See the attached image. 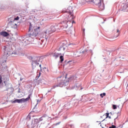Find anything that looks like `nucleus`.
I'll list each match as a JSON object with an SVG mask.
<instances>
[{"instance_id": "1", "label": "nucleus", "mask_w": 128, "mask_h": 128, "mask_svg": "<svg viewBox=\"0 0 128 128\" xmlns=\"http://www.w3.org/2000/svg\"><path fill=\"white\" fill-rule=\"evenodd\" d=\"M42 30L40 26H36L32 24V23H30L28 32L29 34H27L24 37L21 38L20 40L22 44H30L28 42V38H36L38 36V33Z\"/></svg>"}, {"instance_id": "2", "label": "nucleus", "mask_w": 128, "mask_h": 128, "mask_svg": "<svg viewBox=\"0 0 128 128\" xmlns=\"http://www.w3.org/2000/svg\"><path fill=\"white\" fill-rule=\"evenodd\" d=\"M78 80V77L76 76V75L74 76H72L68 78V80H61L60 82H58L57 84L54 85L51 88H62V86H66L68 84V82H70L71 84H76V81Z\"/></svg>"}, {"instance_id": "3", "label": "nucleus", "mask_w": 128, "mask_h": 128, "mask_svg": "<svg viewBox=\"0 0 128 128\" xmlns=\"http://www.w3.org/2000/svg\"><path fill=\"white\" fill-rule=\"evenodd\" d=\"M31 58L32 66L33 70L40 68L42 70V58L44 56H34Z\"/></svg>"}, {"instance_id": "4", "label": "nucleus", "mask_w": 128, "mask_h": 128, "mask_svg": "<svg viewBox=\"0 0 128 128\" xmlns=\"http://www.w3.org/2000/svg\"><path fill=\"white\" fill-rule=\"evenodd\" d=\"M58 24H52L50 26H47V29L44 34V38H46L48 34H50L52 32H54L56 30H58Z\"/></svg>"}, {"instance_id": "5", "label": "nucleus", "mask_w": 128, "mask_h": 128, "mask_svg": "<svg viewBox=\"0 0 128 128\" xmlns=\"http://www.w3.org/2000/svg\"><path fill=\"white\" fill-rule=\"evenodd\" d=\"M74 12V10L72 9V7L70 6L68 7V9L65 11V12L68 14V15H66V18L68 20L70 18H71V20H73L74 18V16L72 14V12Z\"/></svg>"}, {"instance_id": "6", "label": "nucleus", "mask_w": 128, "mask_h": 128, "mask_svg": "<svg viewBox=\"0 0 128 128\" xmlns=\"http://www.w3.org/2000/svg\"><path fill=\"white\" fill-rule=\"evenodd\" d=\"M102 0H89V2H94L96 4V6H98V8H100L101 10H104V5L103 4L102 6Z\"/></svg>"}, {"instance_id": "7", "label": "nucleus", "mask_w": 128, "mask_h": 128, "mask_svg": "<svg viewBox=\"0 0 128 128\" xmlns=\"http://www.w3.org/2000/svg\"><path fill=\"white\" fill-rule=\"evenodd\" d=\"M3 50L5 56H12V54H13L12 52H10V49L8 46H4L3 47Z\"/></svg>"}, {"instance_id": "8", "label": "nucleus", "mask_w": 128, "mask_h": 128, "mask_svg": "<svg viewBox=\"0 0 128 128\" xmlns=\"http://www.w3.org/2000/svg\"><path fill=\"white\" fill-rule=\"evenodd\" d=\"M2 84V88H4V90H8L10 84L8 82H6V81H4V83Z\"/></svg>"}, {"instance_id": "9", "label": "nucleus", "mask_w": 128, "mask_h": 128, "mask_svg": "<svg viewBox=\"0 0 128 128\" xmlns=\"http://www.w3.org/2000/svg\"><path fill=\"white\" fill-rule=\"evenodd\" d=\"M40 122V119H34V120H32V128H34Z\"/></svg>"}, {"instance_id": "10", "label": "nucleus", "mask_w": 128, "mask_h": 128, "mask_svg": "<svg viewBox=\"0 0 128 128\" xmlns=\"http://www.w3.org/2000/svg\"><path fill=\"white\" fill-rule=\"evenodd\" d=\"M62 54L58 53L56 52H52L50 54L51 56H52L55 60H56V58H58Z\"/></svg>"}, {"instance_id": "11", "label": "nucleus", "mask_w": 128, "mask_h": 128, "mask_svg": "<svg viewBox=\"0 0 128 128\" xmlns=\"http://www.w3.org/2000/svg\"><path fill=\"white\" fill-rule=\"evenodd\" d=\"M121 8L125 12H128V3L125 4H122L121 6Z\"/></svg>"}, {"instance_id": "12", "label": "nucleus", "mask_w": 128, "mask_h": 128, "mask_svg": "<svg viewBox=\"0 0 128 128\" xmlns=\"http://www.w3.org/2000/svg\"><path fill=\"white\" fill-rule=\"evenodd\" d=\"M12 21H10V20H12ZM20 20V17H18V16H16V18H9V24H14V20Z\"/></svg>"}, {"instance_id": "13", "label": "nucleus", "mask_w": 128, "mask_h": 128, "mask_svg": "<svg viewBox=\"0 0 128 128\" xmlns=\"http://www.w3.org/2000/svg\"><path fill=\"white\" fill-rule=\"evenodd\" d=\"M30 96H32V94H30L28 95V97L26 98H21L22 100V102H28V100H30Z\"/></svg>"}, {"instance_id": "14", "label": "nucleus", "mask_w": 128, "mask_h": 128, "mask_svg": "<svg viewBox=\"0 0 128 128\" xmlns=\"http://www.w3.org/2000/svg\"><path fill=\"white\" fill-rule=\"evenodd\" d=\"M22 99H16L12 102V104H16V102H18V104H22Z\"/></svg>"}, {"instance_id": "15", "label": "nucleus", "mask_w": 128, "mask_h": 128, "mask_svg": "<svg viewBox=\"0 0 128 128\" xmlns=\"http://www.w3.org/2000/svg\"><path fill=\"white\" fill-rule=\"evenodd\" d=\"M0 36H10V34H8L6 32H2L0 33Z\"/></svg>"}, {"instance_id": "16", "label": "nucleus", "mask_w": 128, "mask_h": 128, "mask_svg": "<svg viewBox=\"0 0 128 128\" xmlns=\"http://www.w3.org/2000/svg\"><path fill=\"white\" fill-rule=\"evenodd\" d=\"M80 88V90H82V88H80V84H76V85H75L74 87V88H75V90H78Z\"/></svg>"}, {"instance_id": "17", "label": "nucleus", "mask_w": 128, "mask_h": 128, "mask_svg": "<svg viewBox=\"0 0 128 128\" xmlns=\"http://www.w3.org/2000/svg\"><path fill=\"white\" fill-rule=\"evenodd\" d=\"M46 118V115H44L42 116L40 118H39V122H42L44 120V118Z\"/></svg>"}, {"instance_id": "18", "label": "nucleus", "mask_w": 128, "mask_h": 128, "mask_svg": "<svg viewBox=\"0 0 128 128\" xmlns=\"http://www.w3.org/2000/svg\"><path fill=\"white\" fill-rule=\"evenodd\" d=\"M36 106H38V102L36 103V104L35 105L34 107L33 108L32 112H38V110H36Z\"/></svg>"}, {"instance_id": "19", "label": "nucleus", "mask_w": 128, "mask_h": 128, "mask_svg": "<svg viewBox=\"0 0 128 128\" xmlns=\"http://www.w3.org/2000/svg\"><path fill=\"white\" fill-rule=\"evenodd\" d=\"M60 62H64V56H60Z\"/></svg>"}, {"instance_id": "20", "label": "nucleus", "mask_w": 128, "mask_h": 128, "mask_svg": "<svg viewBox=\"0 0 128 128\" xmlns=\"http://www.w3.org/2000/svg\"><path fill=\"white\" fill-rule=\"evenodd\" d=\"M81 4H85L86 2H90V0H80Z\"/></svg>"}, {"instance_id": "21", "label": "nucleus", "mask_w": 128, "mask_h": 128, "mask_svg": "<svg viewBox=\"0 0 128 128\" xmlns=\"http://www.w3.org/2000/svg\"><path fill=\"white\" fill-rule=\"evenodd\" d=\"M100 96H101V98H104V96H106V93L104 92L102 94H100Z\"/></svg>"}, {"instance_id": "22", "label": "nucleus", "mask_w": 128, "mask_h": 128, "mask_svg": "<svg viewBox=\"0 0 128 128\" xmlns=\"http://www.w3.org/2000/svg\"><path fill=\"white\" fill-rule=\"evenodd\" d=\"M40 72L38 74V76L36 78V80H38V78H40Z\"/></svg>"}, {"instance_id": "23", "label": "nucleus", "mask_w": 128, "mask_h": 128, "mask_svg": "<svg viewBox=\"0 0 128 128\" xmlns=\"http://www.w3.org/2000/svg\"><path fill=\"white\" fill-rule=\"evenodd\" d=\"M40 82L42 84V82H44V79H40L38 80V84H40Z\"/></svg>"}, {"instance_id": "24", "label": "nucleus", "mask_w": 128, "mask_h": 128, "mask_svg": "<svg viewBox=\"0 0 128 128\" xmlns=\"http://www.w3.org/2000/svg\"><path fill=\"white\" fill-rule=\"evenodd\" d=\"M2 84V78L0 76V84Z\"/></svg>"}, {"instance_id": "25", "label": "nucleus", "mask_w": 128, "mask_h": 128, "mask_svg": "<svg viewBox=\"0 0 128 128\" xmlns=\"http://www.w3.org/2000/svg\"><path fill=\"white\" fill-rule=\"evenodd\" d=\"M113 110H116V105L114 104L112 105Z\"/></svg>"}, {"instance_id": "26", "label": "nucleus", "mask_w": 128, "mask_h": 128, "mask_svg": "<svg viewBox=\"0 0 128 128\" xmlns=\"http://www.w3.org/2000/svg\"><path fill=\"white\" fill-rule=\"evenodd\" d=\"M110 113H106V118H108V116H110Z\"/></svg>"}, {"instance_id": "27", "label": "nucleus", "mask_w": 128, "mask_h": 128, "mask_svg": "<svg viewBox=\"0 0 128 128\" xmlns=\"http://www.w3.org/2000/svg\"><path fill=\"white\" fill-rule=\"evenodd\" d=\"M88 52V50H86L84 51H82V53L84 54V52Z\"/></svg>"}, {"instance_id": "28", "label": "nucleus", "mask_w": 128, "mask_h": 128, "mask_svg": "<svg viewBox=\"0 0 128 128\" xmlns=\"http://www.w3.org/2000/svg\"><path fill=\"white\" fill-rule=\"evenodd\" d=\"M40 46H44V42H40Z\"/></svg>"}, {"instance_id": "29", "label": "nucleus", "mask_w": 128, "mask_h": 128, "mask_svg": "<svg viewBox=\"0 0 128 128\" xmlns=\"http://www.w3.org/2000/svg\"><path fill=\"white\" fill-rule=\"evenodd\" d=\"M68 104H66L64 106H63L64 108H67Z\"/></svg>"}, {"instance_id": "30", "label": "nucleus", "mask_w": 128, "mask_h": 128, "mask_svg": "<svg viewBox=\"0 0 128 128\" xmlns=\"http://www.w3.org/2000/svg\"><path fill=\"white\" fill-rule=\"evenodd\" d=\"M82 30V32H83L84 34V32H85V30H86V29H85V28H83V29Z\"/></svg>"}, {"instance_id": "31", "label": "nucleus", "mask_w": 128, "mask_h": 128, "mask_svg": "<svg viewBox=\"0 0 128 128\" xmlns=\"http://www.w3.org/2000/svg\"><path fill=\"white\" fill-rule=\"evenodd\" d=\"M72 126H74V125H72V124L69 125V128H72Z\"/></svg>"}, {"instance_id": "32", "label": "nucleus", "mask_w": 128, "mask_h": 128, "mask_svg": "<svg viewBox=\"0 0 128 128\" xmlns=\"http://www.w3.org/2000/svg\"><path fill=\"white\" fill-rule=\"evenodd\" d=\"M64 28H68V25H66V26H64Z\"/></svg>"}, {"instance_id": "33", "label": "nucleus", "mask_w": 128, "mask_h": 128, "mask_svg": "<svg viewBox=\"0 0 128 128\" xmlns=\"http://www.w3.org/2000/svg\"><path fill=\"white\" fill-rule=\"evenodd\" d=\"M68 32H70V34H72V31L69 30Z\"/></svg>"}, {"instance_id": "34", "label": "nucleus", "mask_w": 128, "mask_h": 128, "mask_svg": "<svg viewBox=\"0 0 128 128\" xmlns=\"http://www.w3.org/2000/svg\"><path fill=\"white\" fill-rule=\"evenodd\" d=\"M114 52V50H110V52Z\"/></svg>"}, {"instance_id": "35", "label": "nucleus", "mask_w": 128, "mask_h": 128, "mask_svg": "<svg viewBox=\"0 0 128 128\" xmlns=\"http://www.w3.org/2000/svg\"><path fill=\"white\" fill-rule=\"evenodd\" d=\"M60 124V122H58V123H56V126H58V124Z\"/></svg>"}, {"instance_id": "36", "label": "nucleus", "mask_w": 128, "mask_h": 128, "mask_svg": "<svg viewBox=\"0 0 128 128\" xmlns=\"http://www.w3.org/2000/svg\"><path fill=\"white\" fill-rule=\"evenodd\" d=\"M12 53H13V54H16V52H14H14H12Z\"/></svg>"}, {"instance_id": "37", "label": "nucleus", "mask_w": 128, "mask_h": 128, "mask_svg": "<svg viewBox=\"0 0 128 128\" xmlns=\"http://www.w3.org/2000/svg\"><path fill=\"white\" fill-rule=\"evenodd\" d=\"M60 78H62V76L58 78V80H60Z\"/></svg>"}, {"instance_id": "38", "label": "nucleus", "mask_w": 128, "mask_h": 128, "mask_svg": "<svg viewBox=\"0 0 128 128\" xmlns=\"http://www.w3.org/2000/svg\"><path fill=\"white\" fill-rule=\"evenodd\" d=\"M117 114H120V112H118L117 113Z\"/></svg>"}, {"instance_id": "39", "label": "nucleus", "mask_w": 128, "mask_h": 128, "mask_svg": "<svg viewBox=\"0 0 128 128\" xmlns=\"http://www.w3.org/2000/svg\"><path fill=\"white\" fill-rule=\"evenodd\" d=\"M96 122H100V123H99V124H100V122H98V121H97Z\"/></svg>"}, {"instance_id": "40", "label": "nucleus", "mask_w": 128, "mask_h": 128, "mask_svg": "<svg viewBox=\"0 0 128 128\" xmlns=\"http://www.w3.org/2000/svg\"><path fill=\"white\" fill-rule=\"evenodd\" d=\"M108 118H112L110 117V116H108Z\"/></svg>"}, {"instance_id": "41", "label": "nucleus", "mask_w": 128, "mask_h": 128, "mask_svg": "<svg viewBox=\"0 0 128 128\" xmlns=\"http://www.w3.org/2000/svg\"><path fill=\"white\" fill-rule=\"evenodd\" d=\"M104 120H106V118L104 119V120H102V122H104Z\"/></svg>"}, {"instance_id": "42", "label": "nucleus", "mask_w": 128, "mask_h": 128, "mask_svg": "<svg viewBox=\"0 0 128 128\" xmlns=\"http://www.w3.org/2000/svg\"><path fill=\"white\" fill-rule=\"evenodd\" d=\"M119 30L118 29L117 30V32H118Z\"/></svg>"}, {"instance_id": "43", "label": "nucleus", "mask_w": 128, "mask_h": 128, "mask_svg": "<svg viewBox=\"0 0 128 128\" xmlns=\"http://www.w3.org/2000/svg\"><path fill=\"white\" fill-rule=\"evenodd\" d=\"M67 62L68 64V62H70V61H68Z\"/></svg>"}, {"instance_id": "44", "label": "nucleus", "mask_w": 128, "mask_h": 128, "mask_svg": "<svg viewBox=\"0 0 128 128\" xmlns=\"http://www.w3.org/2000/svg\"><path fill=\"white\" fill-rule=\"evenodd\" d=\"M65 62H68V61H66V60Z\"/></svg>"}, {"instance_id": "45", "label": "nucleus", "mask_w": 128, "mask_h": 128, "mask_svg": "<svg viewBox=\"0 0 128 128\" xmlns=\"http://www.w3.org/2000/svg\"><path fill=\"white\" fill-rule=\"evenodd\" d=\"M58 50H60V48Z\"/></svg>"}, {"instance_id": "46", "label": "nucleus", "mask_w": 128, "mask_h": 128, "mask_svg": "<svg viewBox=\"0 0 128 128\" xmlns=\"http://www.w3.org/2000/svg\"><path fill=\"white\" fill-rule=\"evenodd\" d=\"M18 92H20V90H18Z\"/></svg>"}, {"instance_id": "47", "label": "nucleus", "mask_w": 128, "mask_h": 128, "mask_svg": "<svg viewBox=\"0 0 128 128\" xmlns=\"http://www.w3.org/2000/svg\"><path fill=\"white\" fill-rule=\"evenodd\" d=\"M118 108H120V105L118 106Z\"/></svg>"}, {"instance_id": "48", "label": "nucleus", "mask_w": 128, "mask_h": 128, "mask_svg": "<svg viewBox=\"0 0 128 128\" xmlns=\"http://www.w3.org/2000/svg\"><path fill=\"white\" fill-rule=\"evenodd\" d=\"M22 80V78H20V80Z\"/></svg>"}, {"instance_id": "49", "label": "nucleus", "mask_w": 128, "mask_h": 128, "mask_svg": "<svg viewBox=\"0 0 128 128\" xmlns=\"http://www.w3.org/2000/svg\"><path fill=\"white\" fill-rule=\"evenodd\" d=\"M116 118H118V116L114 120H116Z\"/></svg>"}, {"instance_id": "50", "label": "nucleus", "mask_w": 128, "mask_h": 128, "mask_svg": "<svg viewBox=\"0 0 128 128\" xmlns=\"http://www.w3.org/2000/svg\"><path fill=\"white\" fill-rule=\"evenodd\" d=\"M64 50V48H63Z\"/></svg>"}, {"instance_id": "51", "label": "nucleus", "mask_w": 128, "mask_h": 128, "mask_svg": "<svg viewBox=\"0 0 128 128\" xmlns=\"http://www.w3.org/2000/svg\"><path fill=\"white\" fill-rule=\"evenodd\" d=\"M126 2H128V0H126Z\"/></svg>"}, {"instance_id": "52", "label": "nucleus", "mask_w": 128, "mask_h": 128, "mask_svg": "<svg viewBox=\"0 0 128 128\" xmlns=\"http://www.w3.org/2000/svg\"><path fill=\"white\" fill-rule=\"evenodd\" d=\"M104 60H106V58H103Z\"/></svg>"}, {"instance_id": "53", "label": "nucleus", "mask_w": 128, "mask_h": 128, "mask_svg": "<svg viewBox=\"0 0 128 128\" xmlns=\"http://www.w3.org/2000/svg\"><path fill=\"white\" fill-rule=\"evenodd\" d=\"M37 102H38V100L37 101Z\"/></svg>"}, {"instance_id": "54", "label": "nucleus", "mask_w": 128, "mask_h": 128, "mask_svg": "<svg viewBox=\"0 0 128 128\" xmlns=\"http://www.w3.org/2000/svg\"><path fill=\"white\" fill-rule=\"evenodd\" d=\"M15 25L16 26V24H15Z\"/></svg>"}, {"instance_id": "55", "label": "nucleus", "mask_w": 128, "mask_h": 128, "mask_svg": "<svg viewBox=\"0 0 128 128\" xmlns=\"http://www.w3.org/2000/svg\"><path fill=\"white\" fill-rule=\"evenodd\" d=\"M120 110H122V108H120Z\"/></svg>"}, {"instance_id": "56", "label": "nucleus", "mask_w": 128, "mask_h": 128, "mask_svg": "<svg viewBox=\"0 0 128 128\" xmlns=\"http://www.w3.org/2000/svg\"><path fill=\"white\" fill-rule=\"evenodd\" d=\"M100 126H102V124L100 125Z\"/></svg>"}]
</instances>
